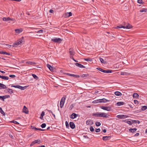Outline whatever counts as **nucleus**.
I'll return each instance as SVG.
<instances>
[{
	"label": "nucleus",
	"mask_w": 147,
	"mask_h": 147,
	"mask_svg": "<svg viewBox=\"0 0 147 147\" xmlns=\"http://www.w3.org/2000/svg\"><path fill=\"white\" fill-rule=\"evenodd\" d=\"M132 28V26L129 24L124 22L122 25L117 26L115 28L116 29L123 28H124L130 29Z\"/></svg>",
	"instance_id": "f257e3e1"
},
{
	"label": "nucleus",
	"mask_w": 147,
	"mask_h": 147,
	"mask_svg": "<svg viewBox=\"0 0 147 147\" xmlns=\"http://www.w3.org/2000/svg\"><path fill=\"white\" fill-rule=\"evenodd\" d=\"M92 115L96 117H108L107 114L104 113H96L93 114Z\"/></svg>",
	"instance_id": "f03ea898"
},
{
	"label": "nucleus",
	"mask_w": 147,
	"mask_h": 147,
	"mask_svg": "<svg viewBox=\"0 0 147 147\" xmlns=\"http://www.w3.org/2000/svg\"><path fill=\"white\" fill-rule=\"evenodd\" d=\"M62 41V40L60 38H54L51 39V41L55 43H60Z\"/></svg>",
	"instance_id": "7ed1b4c3"
},
{
	"label": "nucleus",
	"mask_w": 147,
	"mask_h": 147,
	"mask_svg": "<svg viewBox=\"0 0 147 147\" xmlns=\"http://www.w3.org/2000/svg\"><path fill=\"white\" fill-rule=\"evenodd\" d=\"M65 98V97H63L61 99L60 103V106L61 108H62L63 106Z\"/></svg>",
	"instance_id": "20e7f679"
},
{
	"label": "nucleus",
	"mask_w": 147,
	"mask_h": 147,
	"mask_svg": "<svg viewBox=\"0 0 147 147\" xmlns=\"http://www.w3.org/2000/svg\"><path fill=\"white\" fill-rule=\"evenodd\" d=\"M100 108L104 110L108 111H111L112 110L111 108L109 106H101Z\"/></svg>",
	"instance_id": "39448f33"
},
{
	"label": "nucleus",
	"mask_w": 147,
	"mask_h": 147,
	"mask_svg": "<svg viewBox=\"0 0 147 147\" xmlns=\"http://www.w3.org/2000/svg\"><path fill=\"white\" fill-rule=\"evenodd\" d=\"M42 142L39 139H38L37 140H36L33 141L30 144V146H32L34 145V144L36 143L38 144H40Z\"/></svg>",
	"instance_id": "423d86ee"
},
{
	"label": "nucleus",
	"mask_w": 147,
	"mask_h": 147,
	"mask_svg": "<svg viewBox=\"0 0 147 147\" xmlns=\"http://www.w3.org/2000/svg\"><path fill=\"white\" fill-rule=\"evenodd\" d=\"M25 43L24 39V37H21L20 39H19V45H22Z\"/></svg>",
	"instance_id": "0eeeda50"
},
{
	"label": "nucleus",
	"mask_w": 147,
	"mask_h": 147,
	"mask_svg": "<svg viewBox=\"0 0 147 147\" xmlns=\"http://www.w3.org/2000/svg\"><path fill=\"white\" fill-rule=\"evenodd\" d=\"M22 112L26 114H28V109L25 106H24V108L22 110Z\"/></svg>",
	"instance_id": "6e6552de"
},
{
	"label": "nucleus",
	"mask_w": 147,
	"mask_h": 147,
	"mask_svg": "<svg viewBox=\"0 0 147 147\" xmlns=\"http://www.w3.org/2000/svg\"><path fill=\"white\" fill-rule=\"evenodd\" d=\"M79 115L76 114L75 113H73L71 114L70 116V118L71 119H74L76 118L77 116H78Z\"/></svg>",
	"instance_id": "1a4fd4ad"
},
{
	"label": "nucleus",
	"mask_w": 147,
	"mask_h": 147,
	"mask_svg": "<svg viewBox=\"0 0 147 147\" xmlns=\"http://www.w3.org/2000/svg\"><path fill=\"white\" fill-rule=\"evenodd\" d=\"M93 123V121L92 120L90 119L88 120H87L86 122V124L87 125H91Z\"/></svg>",
	"instance_id": "9d476101"
},
{
	"label": "nucleus",
	"mask_w": 147,
	"mask_h": 147,
	"mask_svg": "<svg viewBox=\"0 0 147 147\" xmlns=\"http://www.w3.org/2000/svg\"><path fill=\"white\" fill-rule=\"evenodd\" d=\"M127 117L126 115H119L117 116V117L119 119H123V118H127Z\"/></svg>",
	"instance_id": "9b49d317"
},
{
	"label": "nucleus",
	"mask_w": 147,
	"mask_h": 147,
	"mask_svg": "<svg viewBox=\"0 0 147 147\" xmlns=\"http://www.w3.org/2000/svg\"><path fill=\"white\" fill-rule=\"evenodd\" d=\"M69 52L70 55V57H71H71L72 56L73 57L75 54V52L73 51L72 49L70 48L69 49Z\"/></svg>",
	"instance_id": "f8f14e48"
},
{
	"label": "nucleus",
	"mask_w": 147,
	"mask_h": 147,
	"mask_svg": "<svg viewBox=\"0 0 147 147\" xmlns=\"http://www.w3.org/2000/svg\"><path fill=\"white\" fill-rule=\"evenodd\" d=\"M9 96H10L9 95H5L3 96H0V99L4 101L5 99L8 98L9 97Z\"/></svg>",
	"instance_id": "ddd939ff"
},
{
	"label": "nucleus",
	"mask_w": 147,
	"mask_h": 147,
	"mask_svg": "<svg viewBox=\"0 0 147 147\" xmlns=\"http://www.w3.org/2000/svg\"><path fill=\"white\" fill-rule=\"evenodd\" d=\"M69 125L70 127L72 129H74L75 127V125L74 124V123L72 122H70L69 123Z\"/></svg>",
	"instance_id": "4468645a"
},
{
	"label": "nucleus",
	"mask_w": 147,
	"mask_h": 147,
	"mask_svg": "<svg viewBox=\"0 0 147 147\" xmlns=\"http://www.w3.org/2000/svg\"><path fill=\"white\" fill-rule=\"evenodd\" d=\"M99 100L100 103L102 102H109V100H107L105 98H104L102 99H99Z\"/></svg>",
	"instance_id": "2eb2a0df"
},
{
	"label": "nucleus",
	"mask_w": 147,
	"mask_h": 147,
	"mask_svg": "<svg viewBox=\"0 0 147 147\" xmlns=\"http://www.w3.org/2000/svg\"><path fill=\"white\" fill-rule=\"evenodd\" d=\"M3 20L4 21H8L9 20H13V19H11L9 17H7V18L4 17L3 18Z\"/></svg>",
	"instance_id": "dca6fc26"
},
{
	"label": "nucleus",
	"mask_w": 147,
	"mask_h": 147,
	"mask_svg": "<svg viewBox=\"0 0 147 147\" xmlns=\"http://www.w3.org/2000/svg\"><path fill=\"white\" fill-rule=\"evenodd\" d=\"M75 65L76 66H78L80 68H85V67L84 66L78 63H75Z\"/></svg>",
	"instance_id": "f3484780"
},
{
	"label": "nucleus",
	"mask_w": 147,
	"mask_h": 147,
	"mask_svg": "<svg viewBox=\"0 0 147 147\" xmlns=\"http://www.w3.org/2000/svg\"><path fill=\"white\" fill-rule=\"evenodd\" d=\"M111 137L109 136H103L102 138V140L104 141H106L110 139Z\"/></svg>",
	"instance_id": "a211bd4d"
},
{
	"label": "nucleus",
	"mask_w": 147,
	"mask_h": 147,
	"mask_svg": "<svg viewBox=\"0 0 147 147\" xmlns=\"http://www.w3.org/2000/svg\"><path fill=\"white\" fill-rule=\"evenodd\" d=\"M137 130V129L136 128H130L129 129V130L130 132L134 133Z\"/></svg>",
	"instance_id": "6ab92c4d"
},
{
	"label": "nucleus",
	"mask_w": 147,
	"mask_h": 147,
	"mask_svg": "<svg viewBox=\"0 0 147 147\" xmlns=\"http://www.w3.org/2000/svg\"><path fill=\"white\" fill-rule=\"evenodd\" d=\"M28 86H21L19 85V89H21L22 90H23L27 88L28 87Z\"/></svg>",
	"instance_id": "aec40b11"
},
{
	"label": "nucleus",
	"mask_w": 147,
	"mask_h": 147,
	"mask_svg": "<svg viewBox=\"0 0 147 147\" xmlns=\"http://www.w3.org/2000/svg\"><path fill=\"white\" fill-rule=\"evenodd\" d=\"M6 86L3 84L0 83V89H6L7 88Z\"/></svg>",
	"instance_id": "412c9836"
},
{
	"label": "nucleus",
	"mask_w": 147,
	"mask_h": 147,
	"mask_svg": "<svg viewBox=\"0 0 147 147\" xmlns=\"http://www.w3.org/2000/svg\"><path fill=\"white\" fill-rule=\"evenodd\" d=\"M47 66L51 71H53V67H52L50 65L47 64Z\"/></svg>",
	"instance_id": "4be33fe9"
},
{
	"label": "nucleus",
	"mask_w": 147,
	"mask_h": 147,
	"mask_svg": "<svg viewBox=\"0 0 147 147\" xmlns=\"http://www.w3.org/2000/svg\"><path fill=\"white\" fill-rule=\"evenodd\" d=\"M125 104V102H119L117 103L116 105L117 106H120Z\"/></svg>",
	"instance_id": "5701e85b"
},
{
	"label": "nucleus",
	"mask_w": 147,
	"mask_h": 147,
	"mask_svg": "<svg viewBox=\"0 0 147 147\" xmlns=\"http://www.w3.org/2000/svg\"><path fill=\"white\" fill-rule=\"evenodd\" d=\"M0 78L5 80H8L9 79V78L7 76H1L0 75Z\"/></svg>",
	"instance_id": "b1692460"
},
{
	"label": "nucleus",
	"mask_w": 147,
	"mask_h": 147,
	"mask_svg": "<svg viewBox=\"0 0 147 147\" xmlns=\"http://www.w3.org/2000/svg\"><path fill=\"white\" fill-rule=\"evenodd\" d=\"M112 72V71L111 70H104L103 72L106 73H111Z\"/></svg>",
	"instance_id": "393cba45"
},
{
	"label": "nucleus",
	"mask_w": 147,
	"mask_h": 147,
	"mask_svg": "<svg viewBox=\"0 0 147 147\" xmlns=\"http://www.w3.org/2000/svg\"><path fill=\"white\" fill-rule=\"evenodd\" d=\"M115 94L117 96H121L122 95V93L118 91H116L115 92Z\"/></svg>",
	"instance_id": "a878e982"
},
{
	"label": "nucleus",
	"mask_w": 147,
	"mask_h": 147,
	"mask_svg": "<svg viewBox=\"0 0 147 147\" xmlns=\"http://www.w3.org/2000/svg\"><path fill=\"white\" fill-rule=\"evenodd\" d=\"M147 109V106H143L141 109V110L140 111H144L146 110Z\"/></svg>",
	"instance_id": "bb28decb"
},
{
	"label": "nucleus",
	"mask_w": 147,
	"mask_h": 147,
	"mask_svg": "<svg viewBox=\"0 0 147 147\" xmlns=\"http://www.w3.org/2000/svg\"><path fill=\"white\" fill-rule=\"evenodd\" d=\"M89 75L88 74H82L80 75V77L82 78H84V77H88Z\"/></svg>",
	"instance_id": "cd10ccee"
},
{
	"label": "nucleus",
	"mask_w": 147,
	"mask_h": 147,
	"mask_svg": "<svg viewBox=\"0 0 147 147\" xmlns=\"http://www.w3.org/2000/svg\"><path fill=\"white\" fill-rule=\"evenodd\" d=\"M99 60H100V61L101 63H103L104 64L106 63V61H105L102 58L99 57Z\"/></svg>",
	"instance_id": "c85d7f7f"
},
{
	"label": "nucleus",
	"mask_w": 147,
	"mask_h": 147,
	"mask_svg": "<svg viewBox=\"0 0 147 147\" xmlns=\"http://www.w3.org/2000/svg\"><path fill=\"white\" fill-rule=\"evenodd\" d=\"M27 63H28L29 64H30V65H33L34 64H36V63L34 62H26Z\"/></svg>",
	"instance_id": "c756f323"
},
{
	"label": "nucleus",
	"mask_w": 147,
	"mask_h": 147,
	"mask_svg": "<svg viewBox=\"0 0 147 147\" xmlns=\"http://www.w3.org/2000/svg\"><path fill=\"white\" fill-rule=\"evenodd\" d=\"M133 96L134 98H137L139 96V95L136 93H134L133 94Z\"/></svg>",
	"instance_id": "7c9ffc66"
},
{
	"label": "nucleus",
	"mask_w": 147,
	"mask_h": 147,
	"mask_svg": "<svg viewBox=\"0 0 147 147\" xmlns=\"http://www.w3.org/2000/svg\"><path fill=\"white\" fill-rule=\"evenodd\" d=\"M125 121L126 123H127L129 125H131L132 124V122L131 121H130L127 120H125Z\"/></svg>",
	"instance_id": "2f4dec72"
},
{
	"label": "nucleus",
	"mask_w": 147,
	"mask_h": 147,
	"mask_svg": "<svg viewBox=\"0 0 147 147\" xmlns=\"http://www.w3.org/2000/svg\"><path fill=\"white\" fill-rule=\"evenodd\" d=\"M44 115L45 112H44V111H42L40 115V118L41 119H42L43 118V117Z\"/></svg>",
	"instance_id": "473e14b6"
},
{
	"label": "nucleus",
	"mask_w": 147,
	"mask_h": 147,
	"mask_svg": "<svg viewBox=\"0 0 147 147\" xmlns=\"http://www.w3.org/2000/svg\"><path fill=\"white\" fill-rule=\"evenodd\" d=\"M0 113H1L4 116H5V113L4 112L2 109L1 107H0Z\"/></svg>",
	"instance_id": "72a5a7b5"
},
{
	"label": "nucleus",
	"mask_w": 147,
	"mask_h": 147,
	"mask_svg": "<svg viewBox=\"0 0 147 147\" xmlns=\"http://www.w3.org/2000/svg\"><path fill=\"white\" fill-rule=\"evenodd\" d=\"M17 41H18V40H17ZM18 42H17L13 44V47H17L18 46Z\"/></svg>",
	"instance_id": "f704fd0d"
},
{
	"label": "nucleus",
	"mask_w": 147,
	"mask_h": 147,
	"mask_svg": "<svg viewBox=\"0 0 147 147\" xmlns=\"http://www.w3.org/2000/svg\"><path fill=\"white\" fill-rule=\"evenodd\" d=\"M0 53L1 54H4V55H10V54L9 53H8L6 52L3 51H0Z\"/></svg>",
	"instance_id": "c9c22d12"
},
{
	"label": "nucleus",
	"mask_w": 147,
	"mask_h": 147,
	"mask_svg": "<svg viewBox=\"0 0 147 147\" xmlns=\"http://www.w3.org/2000/svg\"><path fill=\"white\" fill-rule=\"evenodd\" d=\"M146 11H147V9L145 8H143L140 10V12H146Z\"/></svg>",
	"instance_id": "e433bc0d"
},
{
	"label": "nucleus",
	"mask_w": 147,
	"mask_h": 147,
	"mask_svg": "<svg viewBox=\"0 0 147 147\" xmlns=\"http://www.w3.org/2000/svg\"><path fill=\"white\" fill-rule=\"evenodd\" d=\"M133 123H140V122L139 120H133L132 121Z\"/></svg>",
	"instance_id": "4c0bfd02"
},
{
	"label": "nucleus",
	"mask_w": 147,
	"mask_h": 147,
	"mask_svg": "<svg viewBox=\"0 0 147 147\" xmlns=\"http://www.w3.org/2000/svg\"><path fill=\"white\" fill-rule=\"evenodd\" d=\"M99 101V99L96 100H95L92 102V103H100V102Z\"/></svg>",
	"instance_id": "58836bf2"
},
{
	"label": "nucleus",
	"mask_w": 147,
	"mask_h": 147,
	"mask_svg": "<svg viewBox=\"0 0 147 147\" xmlns=\"http://www.w3.org/2000/svg\"><path fill=\"white\" fill-rule=\"evenodd\" d=\"M32 76L35 79H37L38 78V77L35 74H32Z\"/></svg>",
	"instance_id": "ea45409f"
},
{
	"label": "nucleus",
	"mask_w": 147,
	"mask_h": 147,
	"mask_svg": "<svg viewBox=\"0 0 147 147\" xmlns=\"http://www.w3.org/2000/svg\"><path fill=\"white\" fill-rule=\"evenodd\" d=\"M65 125L67 128H69V126L68 123L67 121H66L65 122Z\"/></svg>",
	"instance_id": "a19ab883"
},
{
	"label": "nucleus",
	"mask_w": 147,
	"mask_h": 147,
	"mask_svg": "<svg viewBox=\"0 0 147 147\" xmlns=\"http://www.w3.org/2000/svg\"><path fill=\"white\" fill-rule=\"evenodd\" d=\"M84 60L85 61H91L92 60V59L91 58H85L84 59Z\"/></svg>",
	"instance_id": "79ce46f5"
},
{
	"label": "nucleus",
	"mask_w": 147,
	"mask_h": 147,
	"mask_svg": "<svg viewBox=\"0 0 147 147\" xmlns=\"http://www.w3.org/2000/svg\"><path fill=\"white\" fill-rule=\"evenodd\" d=\"M71 76L75 77L76 78H79L80 77V76L79 75H75L74 74H72Z\"/></svg>",
	"instance_id": "37998d69"
},
{
	"label": "nucleus",
	"mask_w": 147,
	"mask_h": 147,
	"mask_svg": "<svg viewBox=\"0 0 147 147\" xmlns=\"http://www.w3.org/2000/svg\"><path fill=\"white\" fill-rule=\"evenodd\" d=\"M137 2L140 4H143L144 3L143 2L142 0H138Z\"/></svg>",
	"instance_id": "c03bdc74"
},
{
	"label": "nucleus",
	"mask_w": 147,
	"mask_h": 147,
	"mask_svg": "<svg viewBox=\"0 0 147 147\" xmlns=\"http://www.w3.org/2000/svg\"><path fill=\"white\" fill-rule=\"evenodd\" d=\"M46 126V124L45 123H42L41 125L42 128H43L45 127Z\"/></svg>",
	"instance_id": "a18cd8bd"
},
{
	"label": "nucleus",
	"mask_w": 147,
	"mask_h": 147,
	"mask_svg": "<svg viewBox=\"0 0 147 147\" xmlns=\"http://www.w3.org/2000/svg\"><path fill=\"white\" fill-rule=\"evenodd\" d=\"M74 105L73 104H72L70 105L69 109L71 110H72V109L73 108V107H74Z\"/></svg>",
	"instance_id": "49530a36"
},
{
	"label": "nucleus",
	"mask_w": 147,
	"mask_h": 147,
	"mask_svg": "<svg viewBox=\"0 0 147 147\" xmlns=\"http://www.w3.org/2000/svg\"><path fill=\"white\" fill-rule=\"evenodd\" d=\"M101 123L100 122H96V126H99L100 125Z\"/></svg>",
	"instance_id": "de8ad7c7"
},
{
	"label": "nucleus",
	"mask_w": 147,
	"mask_h": 147,
	"mask_svg": "<svg viewBox=\"0 0 147 147\" xmlns=\"http://www.w3.org/2000/svg\"><path fill=\"white\" fill-rule=\"evenodd\" d=\"M7 90L8 91V92H9V93H11L13 92L12 90L11 89L8 88L7 89Z\"/></svg>",
	"instance_id": "09e8293b"
},
{
	"label": "nucleus",
	"mask_w": 147,
	"mask_h": 147,
	"mask_svg": "<svg viewBox=\"0 0 147 147\" xmlns=\"http://www.w3.org/2000/svg\"><path fill=\"white\" fill-rule=\"evenodd\" d=\"M134 103L136 104H138L139 103V102L137 100H134Z\"/></svg>",
	"instance_id": "8fccbe9b"
},
{
	"label": "nucleus",
	"mask_w": 147,
	"mask_h": 147,
	"mask_svg": "<svg viewBox=\"0 0 147 147\" xmlns=\"http://www.w3.org/2000/svg\"><path fill=\"white\" fill-rule=\"evenodd\" d=\"M97 69L98 70L102 72H103V69H101V68H100V67H97Z\"/></svg>",
	"instance_id": "3c124183"
},
{
	"label": "nucleus",
	"mask_w": 147,
	"mask_h": 147,
	"mask_svg": "<svg viewBox=\"0 0 147 147\" xmlns=\"http://www.w3.org/2000/svg\"><path fill=\"white\" fill-rule=\"evenodd\" d=\"M90 130L91 132H93L94 131V129L93 127H91L90 128Z\"/></svg>",
	"instance_id": "603ef678"
},
{
	"label": "nucleus",
	"mask_w": 147,
	"mask_h": 147,
	"mask_svg": "<svg viewBox=\"0 0 147 147\" xmlns=\"http://www.w3.org/2000/svg\"><path fill=\"white\" fill-rule=\"evenodd\" d=\"M100 128L96 129H95V131L96 132H99L100 131Z\"/></svg>",
	"instance_id": "864d4df0"
},
{
	"label": "nucleus",
	"mask_w": 147,
	"mask_h": 147,
	"mask_svg": "<svg viewBox=\"0 0 147 147\" xmlns=\"http://www.w3.org/2000/svg\"><path fill=\"white\" fill-rule=\"evenodd\" d=\"M121 75H126L127 74V73L126 72H121Z\"/></svg>",
	"instance_id": "5fc2aeb1"
},
{
	"label": "nucleus",
	"mask_w": 147,
	"mask_h": 147,
	"mask_svg": "<svg viewBox=\"0 0 147 147\" xmlns=\"http://www.w3.org/2000/svg\"><path fill=\"white\" fill-rule=\"evenodd\" d=\"M11 122L13 123L16 124H18V122L14 120H13L12 121H11Z\"/></svg>",
	"instance_id": "6e6d98bb"
},
{
	"label": "nucleus",
	"mask_w": 147,
	"mask_h": 147,
	"mask_svg": "<svg viewBox=\"0 0 147 147\" xmlns=\"http://www.w3.org/2000/svg\"><path fill=\"white\" fill-rule=\"evenodd\" d=\"M70 58L71 59H73L74 61L75 62H78V61L76 60H75L74 58L73 57H72H72H71H71H70Z\"/></svg>",
	"instance_id": "4d7b16f0"
},
{
	"label": "nucleus",
	"mask_w": 147,
	"mask_h": 147,
	"mask_svg": "<svg viewBox=\"0 0 147 147\" xmlns=\"http://www.w3.org/2000/svg\"><path fill=\"white\" fill-rule=\"evenodd\" d=\"M23 29L22 28H19V33L22 32L23 31Z\"/></svg>",
	"instance_id": "13d9d810"
},
{
	"label": "nucleus",
	"mask_w": 147,
	"mask_h": 147,
	"mask_svg": "<svg viewBox=\"0 0 147 147\" xmlns=\"http://www.w3.org/2000/svg\"><path fill=\"white\" fill-rule=\"evenodd\" d=\"M43 30H38L37 32V33H42L43 32Z\"/></svg>",
	"instance_id": "bf43d9fd"
},
{
	"label": "nucleus",
	"mask_w": 147,
	"mask_h": 147,
	"mask_svg": "<svg viewBox=\"0 0 147 147\" xmlns=\"http://www.w3.org/2000/svg\"><path fill=\"white\" fill-rule=\"evenodd\" d=\"M68 16H72V14L71 12H69L68 13Z\"/></svg>",
	"instance_id": "052dcab7"
},
{
	"label": "nucleus",
	"mask_w": 147,
	"mask_h": 147,
	"mask_svg": "<svg viewBox=\"0 0 147 147\" xmlns=\"http://www.w3.org/2000/svg\"><path fill=\"white\" fill-rule=\"evenodd\" d=\"M9 77L11 78H14L15 77V76L13 75H9Z\"/></svg>",
	"instance_id": "680f3d73"
},
{
	"label": "nucleus",
	"mask_w": 147,
	"mask_h": 147,
	"mask_svg": "<svg viewBox=\"0 0 147 147\" xmlns=\"http://www.w3.org/2000/svg\"><path fill=\"white\" fill-rule=\"evenodd\" d=\"M11 87L18 88V85H12Z\"/></svg>",
	"instance_id": "e2e57ef3"
},
{
	"label": "nucleus",
	"mask_w": 147,
	"mask_h": 147,
	"mask_svg": "<svg viewBox=\"0 0 147 147\" xmlns=\"http://www.w3.org/2000/svg\"><path fill=\"white\" fill-rule=\"evenodd\" d=\"M65 74H66L67 76H71L72 75V74H69V73H65Z\"/></svg>",
	"instance_id": "0e129e2a"
},
{
	"label": "nucleus",
	"mask_w": 147,
	"mask_h": 147,
	"mask_svg": "<svg viewBox=\"0 0 147 147\" xmlns=\"http://www.w3.org/2000/svg\"><path fill=\"white\" fill-rule=\"evenodd\" d=\"M35 128H36V127L34 126H31V128L32 129H35Z\"/></svg>",
	"instance_id": "69168bd1"
},
{
	"label": "nucleus",
	"mask_w": 147,
	"mask_h": 147,
	"mask_svg": "<svg viewBox=\"0 0 147 147\" xmlns=\"http://www.w3.org/2000/svg\"><path fill=\"white\" fill-rule=\"evenodd\" d=\"M139 133H136L134 135V136H139Z\"/></svg>",
	"instance_id": "338daca9"
},
{
	"label": "nucleus",
	"mask_w": 147,
	"mask_h": 147,
	"mask_svg": "<svg viewBox=\"0 0 147 147\" xmlns=\"http://www.w3.org/2000/svg\"><path fill=\"white\" fill-rule=\"evenodd\" d=\"M53 10L52 9H50L49 10V12L50 13H53Z\"/></svg>",
	"instance_id": "774afa93"
}]
</instances>
